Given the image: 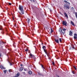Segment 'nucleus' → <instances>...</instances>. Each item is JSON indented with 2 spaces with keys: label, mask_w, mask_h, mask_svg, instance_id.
Listing matches in <instances>:
<instances>
[{
  "label": "nucleus",
  "mask_w": 77,
  "mask_h": 77,
  "mask_svg": "<svg viewBox=\"0 0 77 77\" xmlns=\"http://www.w3.org/2000/svg\"><path fill=\"white\" fill-rule=\"evenodd\" d=\"M69 35L70 36H72V32L71 31H70L69 32Z\"/></svg>",
  "instance_id": "14"
},
{
  "label": "nucleus",
  "mask_w": 77,
  "mask_h": 77,
  "mask_svg": "<svg viewBox=\"0 0 77 77\" xmlns=\"http://www.w3.org/2000/svg\"><path fill=\"white\" fill-rule=\"evenodd\" d=\"M13 45H14V43L13 44Z\"/></svg>",
  "instance_id": "53"
},
{
  "label": "nucleus",
  "mask_w": 77,
  "mask_h": 77,
  "mask_svg": "<svg viewBox=\"0 0 77 77\" xmlns=\"http://www.w3.org/2000/svg\"><path fill=\"white\" fill-rule=\"evenodd\" d=\"M51 33H52V32H53V29L52 28L51 29Z\"/></svg>",
  "instance_id": "26"
},
{
  "label": "nucleus",
  "mask_w": 77,
  "mask_h": 77,
  "mask_svg": "<svg viewBox=\"0 0 77 77\" xmlns=\"http://www.w3.org/2000/svg\"><path fill=\"white\" fill-rule=\"evenodd\" d=\"M30 20L29 19V18H27V21L28 23H29V22H30Z\"/></svg>",
  "instance_id": "21"
},
{
  "label": "nucleus",
  "mask_w": 77,
  "mask_h": 77,
  "mask_svg": "<svg viewBox=\"0 0 77 77\" xmlns=\"http://www.w3.org/2000/svg\"><path fill=\"white\" fill-rule=\"evenodd\" d=\"M38 74L39 75H41L42 76H44V75L41 73L40 72H38Z\"/></svg>",
  "instance_id": "15"
},
{
  "label": "nucleus",
  "mask_w": 77,
  "mask_h": 77,
  "mask_svg": "<svg viewBox=\"0 0 77 77\" xmlns=\"http://www.w3.org/2000/svg\"><path fill=\"white\" fill-rule=\"evenodd\" d=\"M3 72H4L5 73H6V72H7L6 70H4Z\"/></svg>",
  "instance_id": "29"
},
{
  "label": "nucleus",
  "mask_w": 77,
  "mask_h": 77,
  "mask_svg": "<svg viewBox=\"0 0 77 77\" xmlns=\"http://www.w3.org/2000/svg\"><path fill=\"white\" fill-rule=\"evenodd\" d=\"M14 27H17V24H15L14 25Z\"/></svg>",
  "instance_id": "38"
},
{
  "label": "nucleus",
  "mask_w": 77,
  "mask_h": 77,
  "mask_svg": "<svg viewBox=\"0 0 77 77\" xmlns=\"http://www.w3.org/2000/svg\"><path fill=\"white\" fill-rule=\"evenodd\" d=\"M2 53L0 52V57H2Z\"/></svg>",
  "instance_id": "37"
},
{
  "label": "nucleus",
  "mask_w": 77,
  "mask_h": 77,
  "mask_svg": "<svg viewBox=\"0 0 77 77\" xmlns=\"http://www.w3.org/2000/svg\"><path fill=\"white\" fill-rule=\"evenodd\" d=\"M24 68L23 67H21L19 69L20 71H22L23 70Z\"/></svg>",
  "instance_id": "18"
},
{
  "label": "nucleus",
  "mask_w": 77,
  "mask_h": 77,
  "mask_svg": "<svg viewBox=\"0 0 77 77\" xmlns=\"http://www.w3.org/2000/svg\"><path fill=\"white\" fill-rule=\"evenodd\" d=\"M22 74H23V75H26V72H23Z\"/></svg>",
  "instance_id": "25"
},
{
  "label": "nucleus",
  "mask_w": 77,
  "mask_h": 77,
  "mask_svg": "<svg viewBox=\"0 0 77 77\" xmlns=\"http://www.w3.org/2000/svg\"><path fill=\"white\" fill-rule=\"evenodd\" d=\"M19 9L20 11L21 12L20 14L21 15H23L24 14V9H23V6L19 5Z\"/></svg>",
  "instance_id": "1"
},
{
  "label": "nucleus",
  "mask_w": 77,
  "mask_h": 77,
  "mask_svg": "<svg viewBox=\"0 0 77 77\" xmlns=\"http://www.w3.org/2000/svg\"><path fill=\"white\" fill-rule=\"evenodd\" d=\"M3 69H6V68L5 67H3Z\"/></svg>",
  "instance_id": "47"
},
{
  "label": "nucleus",
  "mask_w": 77,
  "mask_h": 77,
  "mask_svg": "<svg viewBox=\"0 0 77 77\" xmlns=\"http://www.w3.org/2000/svg\"><path fill=\"white\" fill-rule=\"evenodd\" d=\"M52 64L53 65V66H55V64H54V62H53Z\"/></svg>",
  "instance_id": "35"
},
{
  "label": "nucleus",
  "mask_w": 77,
  "mask_h": 77,
  "mask_svg": "<svg viewBox=\"0 0 77 77\" xmlns=\"http://www.w3.org/2000/svg\"><path fill=\"white\" fill-rule=\"evenodd\" d=\"M69 50H71V49H69Z\"/></svg>",
  "instance_id": "54"
},
{
  "label": "nucleus",
  "mask_w": 77,
  "mask_h": 77,
  "mask_svg": "<svg viewBox=\"0 0 77 77\" xmlns=\"http://www.w3.org/2000/svg\"><path fill=\"white\" fill-rule=\"evenodd\" d=\"M30 0L31 2H33L34 3V2H36V3H37V2H36V0Z\"/></svg>",
  "instance_id": "16"
},
{
  "label": "nucleus",
  "mask_w": 77,
  "mask_h": 77,
  "mask_svg": "<svg viewBox=\"0 0 77 77\" xmlns=\"http://www.w3.org/2000/svg\"><path fill=\"white\" fill-rule=\"evenodd\" d=\"M70 23L71 24L72 26H75V24H74V22H73L72 21H71Z\"/></svg>",
  "instance_id": "11"
},
{
  "label": "nucleus",
  "mask_w": 77,
  "mask_h": 77,
  "mask_svg": "<svg viewBox=\"0 0 77 77\" xmlns=\"http://www.w3.org/2000/svg\"><path fill=\"white\" fill-rule=\"evenodd\" d=\"M71 48H75L74 46V45H72V46H71Z\"/></svg>",
  "instance_id": "23"
},
{
  "label": "nucleus",
  "mask_w": 77,
  "mask_h": 77,
  "mask_svg": "<svg viewBox=\"0 0 77 77\" xmlns=\"http://www.w3.org/2000/svg\"><path fill=\"white\" fill-rule=\"evenodd\" d=\"M64 2H65L67 5H70V3L66 0L64 1Z\"/></svg>",
  "instance_id": "10"
},
{
  "label": "nucleus",
  "mask_w": 77,
  "mask_h": 77,
  "mask_svg": "<svg viewBox=\"0 0 77 77\" xmlns=\"http://www.w3.org/2000/svg\"><path fill=\"white\" fill-rule=\"evenodd\" d=\"M29 56H30L29 57L30 58H32V59H36L35 58V55H34L32 54L31 53H30L29 54Z\"/></svg>",
  "instance_id": "6"
},
{
  "label": "nucleus",
  "mask_w": 77,
  "mask_h": 77,
  "mask_svg": "<svg viewBox=\"0 0 77 77\" xmlns=\"http://www.w3.org/2000/svg\"><path fill=\"white\" fill-rule=\"evenodd\" d=\"M42 48H45V46H43L42 47Z\"/></svg>",
  "instance_id": "34"
},
{
  "label": "nucleus",
  "mask_w": 77,
  "mask_h": 77,
  "mask_svg": "<svg viewBox=\"0 0 77 77\" xmlns=\"http://www.w3.org/2000/svg\"><path fill=\"white\" fill-rule=\"evenodd\" d=\"M60 15H63V14H62L61 13H60Z\"/></svg>",
  "instance_id": "46"
},
{
  "label": "nucleus",
  "mask_w": 77,
  "mask_h": 77,
  "mask_svg": "<svg viewBox=\"0 0 77 77\" xmlns=\"http://www.w3.org/2000/svg\"><path fill=\"white\" fill-rule=\"evenodd\" d=\"M43 68V71H45V68L44 67Z\"/></svg>",
  "instance_id": "42"
},
{
  "label": "nucleus",
  "mask_w": 77,
  "mask_h": 77,
  "mask_svg": "<svg viewBox=\"0 0 77 77\" xmlns=\"http://www.w3.org/2000/svg\"><path fill=\"white\" fill-rule=\"evenodd\" d=\"M74 13L75 15V17L77 19V12H75Z\"/></svg>",
  "instance_id": "20"
},
{
  "label": "nucleus",
  "mask_w": 77,
  "mask_h": 77,
  "mask_svg": "<svg viewBox=\"0 0 77 77\" xmlns=\"http://www.w3.org/2000/svg\"><path fill=\"white\" fill-rule=\"evenodd\" d=\"M59 41L60 42H62V39H61V38H59Z\"/></svg>",
  "instance_id": "32"
},
{
  "label": "nucleus",
  "mask_w": 77,
  "mask_h": 77,
  "mask_svg": "<svg viewBox=\"0 0 77 77\" xmlns=\"http://www.w3.org/2000/svg\"><path fill=\"white\" fill-rule=\"evenodd\" d=\"M24 70L25 71H27V70H28V69L27 68H25V69H24Z\"/></svg>",
  "instance_id": "28"
},
{
  "label": "nucleus",
  "mask_w": 77,
  "mask_h": 77,
  "mask_svg": "<svg viewBox=\"0 0 77 77\" xmlns=\"http://www.w3.org/2000/svg\"><path fill=\"white\" fill-rule=\"evenodd\" d=\"M40 48H41V46H40Z\"/></svg>",
  "instance_id": "52"
},
{
  "label": "nucleus",
  "mask_w": 77,
  "mask_h": 77,
  "mask_svg": "<svg viewBox=\"0 0 77 77\" xmlns=\"http://www.w3.org/2000/svg\"><path fill=\"white\" fill-rule=\"evenodd\" d=\"M0 68L2 69H3V66L2 65H1L0 66Z\"/></svg>",
  "instance_id": "22"
},
{
  "label": "nucleus",
  "mask_w": 77,
  "mask_h": 77,
  "mask_svg": "<svg viewBox=\"0 0 77 77\" xmlns=\"http://www.w3.org/2000/svg\"><path fill=\"white\" fill-rule=\"evenodd\" d=\"M64 14V15L65 17H66V18H67V19H68V14H67L65 12Z\"/></svg>",
  "instance_id": "9"
},
{
  "label": "nucleus",
  "mask_w": 77,
  "mask_h": 77,
  "mask_svg": "<svg viewBox=\"0 0 77 77\" xmlns=\"http://www.w3.org/2000/svg\"><path fill=\"white\" fill-rule=\"evenodd\" d=\"M49 52H50V51H49Z\"/></svg>",
  "instance_id": "55"
},
{
  "label": "nucleus",
  "mask_w": 77,
  "mask_h": 77,
  "mask_svg": "<svg viewBox=\"0 0 77 77\" xmlns=\"http://www.w3.org/2000/svg\"><path fill=\"white\" fill-rule=\"evenodd\" d=\"M20 75V72H18L16 75V76L17 77H19Z\"/></svg>",
  "instance_id": "12"
},
{
  "label": "nucleus",
  "mask_w": 77,
  "mask_h": 77,
  "mask_svg": "<svg viewBox=\"0 0 77 77\" xmlns=\"http://www.w3.org/2000/svg\"><path fill=\"white\" fill-rule=\"evenodd\" d=\"M29 51V49H26L25 50V51Z\"/></svg>",
  "instance_id": "30"
},
{
  "label": "nucleus",
  "mask_w": 77,
  "mask_h": 77,
  "mask_svg": "<svg viewBox=\"0 0 77 77\" xmlns=\"http://www.w3.org/2000/svg\"><path fill=\"white\" fill-rule=\"evenodd\" d=\"M8 71H9V72L10 73V72H11V69H9V70H8Z\"/></svg>",
  "instance_id": "40"
},
{
  "label": "nucleus",
  "mask_w": 77,
  "mask_h": 77,
  "mask_svg": "<svg viewBox=\"0 0 77 77\" xmlns=\"http://www.w3.org/2000/svg\"><path fill=\"white\" fill-rule=\"evenodd\" d=\"M13 77H17L16 76H14Z\"/></svg>",
  "instance_id": "51"
},
{
  "label": "nucleus",
  "mask_w": 77,
  "mask_h": 77,
  "mask_svg": "<svg viewBox=\"0 0 77 77\" xmlns=\"http://www.w3.org/2000/svg\"><path fill=\"white\" fill-rule=\"evenodd\" d=\"M74 49L75 50H77V49H76V48H74Z\"/></svg>",
  "instance_id": "49"
},
{
  "label": "nucleus",
  "mask_w": 77,
  "mask_h": 77,
  "mask_svg": "<svg viewBox=\"0 0 77 77\" xmlns=\"http://www.w3.org/2000/svg\"><path fill=\"white\" fill-rule=\"evenodd\" d=\"M24 48H29L28 47H27V46L25 45L24 46Z\"/></svg>",
  "instance_id": "27"
},
{
  "label": "nucleus",
  "mask_w": 77,
  "mask_h": 77,
  "mask_svg": "<svg viewBox=\"0 0 77 77\" xmlns=\"http://www.w3.org/2000/svg\"><path fill=\"white\" fill-rule=\"evenodd\" d=\"M28 74L29 75H31L32 74V72L31 70H30L28 72Z\"/></svg>",
  "instance_id": "13"
},
{
  "label": "nucleus",
  "mask_w": 77,
  "mask_h": 77,
  "mask_svg": "<svg viewBox=\"0 0 77 77\" xmlns=\"http://www.w3.org/2000/svg\"><path fill=\"white\" fill-rule=\"evenodd\" d=\"M43 50L44 51V52L47 55V56L48 57V50H47V49H46L45 48H43Z\"/></svg>",
  "instance_id": "5"
},
{
  "label": "nucleus",
  "mask_w": 77,
  "mask_h": 77,
  "mask_svg": "<svg viewBox=\"0 0 77 77\" xmlns=\"http://www.w3.org/2000/svg\"><path fill=\"white\" fill-rule=\"evenodd\" d=\"M1 33L2 34V35H4V34H5V32H4L3 31H2L1 32Z\"/></svg>",
  "instance_id": "24"
},
{
  "label": "nucleus",
  "mask_w": 77,
  "mask_h": 77,
  "mask_svg": "<svg viewBox=\"0 0 77 77\" xmlns=\"http://www.w3.org/2000/svg\"><path fill=\"white\" fill-rule=\"evenodd\" d=\"M4 26H5V25H4Z\"/></svg>",
  "instance_id": "57"
},
{
  "label": "nucleus",
  "mask_w": 77,
  "mask_h": 77,
  "mask_svg": "<svg viewBox=\"0 0 77 77\" xmlns=\"http://www.w3.org/2000/svg\"><path fill=\"white\" fill-rule=\"evenodd\" d=\"M72 73L73 74H75V73H74V72L72 71Z\"/></svg>",
  "instance_id": "43"
},
{
  "label": "nucleus",
  "mask_w": 77,
  "mask_h": 77,
  "mask_svg": "<svg viewBox=\"0 0 77 77\" xmlns=\"http://www.w3.org/2000/svg\"><path fill=\"white\" fill-rule=\"evenodd\" d=\"M9 5H10V6H11V3H9Z\"/></svg>",
  "instance_id": "45"
},
{
  "label": "nucleus",
  "mask_w": 77,
  "mask_h": 77,
  "mask_svg": "<svg viewBox=\"0 0 77 77\" xmlns=\"http://www.w3.org/2000/svg\"><path fill=\"white\" fill-rule=\"evenodd\" d=\"M54 41L57 43H59V39H55Z\"/></svg>",
  "instance_id": "19"
},
{
  "label": "nucleus",
  "mask_w": 77,
  "mask_h": 77,
  "mask_svg": "<svg viewBox=\"0 0 77 77\" xmlns=\"http://www.w3.org/2000/svg\"><path fill=\"white\" fill-rule=\"evenodd\" d=\"M74 39H77V35L76 33L74 34Z\"/></svg>",
  "instance_id": "8"
},
{
  "label": "nucleus",
  "mask_w": 77,
  "mask_h": 77,
  "mask_svg": "<svg viewBox=\"0 0 77 77\" xmlns=\"http://www.w3.org/2000/svg\"><path fill=\"white\" fill-rule=\"evenodd\" d=\"M6 42H1L0 41V47L2 48L4 45H5V44H6Z\"/></svg>",
  "instance_id": "3"
},
{
  "label": "nucleus",
  "mask_w": 77,
  "mask_h": 77,
  "mask_svg": "<svg viewBox=\"0 0 77 77\" xmlns=\"http://www.w3.org/2000/svg\"><path fill=\"white\" fill-rule=\"evenodd\" d=\"M23 66V64H20L21 66Z\"/></svg>",
  "instance_id": "48"
},
{
  "label": "nucleus",
  "mask_w": 77,
  "mask_h": 77,
  "mask_svg": "<svg viewBox=\"0 0 77 77\" xmlns=\"http://www.w3.org/2000/svg\"><path fill=\"white\" fill-rule=\"evenodd\" d=\"M62 24H63V25H64L65 26H66V21H63Z\"/></svg>",
  "instance_id": "7"
},
{
  "label": "nucleus",
  "mask_w": 77,
  "mask_h": 77,
  "mask_svg": "<svg viewBox=\"0 0 77 77\" xmlns=\"http://www.w3.org/2000/svg\"><path fill=\"white\" fill-rule=\"evenodd\" d=\"M28 51L29 53H30V50H28Z\"/></svg>",
  "instance_id": "39"
},
{
  "label": "nucleus",
  "mask_w": 77,
  "mask_h": 77,
  "mask_svg": "<svg viewBox=\"0 0 77 77\" xmlns=\"http://www.w3.org/2000/svg\"><path fill=\"white\" fill-rule=\"evenodd\" d=\"M67 0V1H68V0Z\"/></svg>",
  "instance_id": "56"
},
{
  "label": "nucleus",
  "mask_w": 77,
  "mask_h": 77,
  "mask_svg": "<svg viewBox=\"0 0 77 77\" xmlns=\"http://www.w3.org/2000/svg\"><path fill=\"white\" fill-rule=\"evenodd\" d=\"M5 32H6V35H8V36H9V33H8V31L7 30V29H6L5 30Z\"/></svg>",
  "instance_id": "17"
},
{
  "label": "nucleus",
  "mask_w": 77,
  "mask_h": 77,
  "mask_svg": "<svg viewBox=\"0 0 77 77\" xmlns=\"http://www.w3.org/2000/svg\"><path fill=\"white\" fill-rule=\"evenodd\" d=\"M10 65L11 66L12 65V63H10Z\"/></svg>",
  "instance_id": "41"
},
{
  "label": "nucleus",
  "mask_w": 77,
  "mask_h": 77,
  "mask_svg": "<svg viewBox=\"0 0 77 77\" xmlns=\"http://www.w3.org/2000/svg\"><path fill=\"white\" fill-rule=\"evenodd\" d=\"M0 30H2V31H3V29L2 28H0Z\"/></svg>",
  "instance_id": "33"
},
{
  "label": "nucleus",
  "mask_w": 77,
  "mask_h": 77,
  "mask_svg": "<svg viewBox=\"0 0 77 77\" xmlns=\"http://www.w3.org/2000/svg\"><path fill=\"white\" fill-rule=\"evenodd\" d=\"M66 30V29H65V28H63V29H59V31L62 35H64V33H65V31Z\"/></svg>",
  "instance_id": "2"
},
{
  "label": "nucleus",
  "mask_w": 77,
  "mask_h": 77,
  "mask_svg": "<svg viewBox=\"0 0 77 77\" xmlns=\"http://www.w3.org/2000/svg\"><path fill=\"white\" fill-rule=\"evenodd\" d=\"M6 10H7V9H8V8H6Z\"/></svg>",
  "instance_id": "50"
},
{
  "label": "nucleus",
  "mask_w": 77,
  "mask_h": 77,
  "mask_svg": "<svg viewBox=\"0 0 77 77\" xmlns=\"http://www.w3.org/2000/svg\"><path fill=\"white\" fill-rule=\"evenodd\" d=\"M42 68H44V66L42 65Z\"/></svg>",
  "instance_id": "44"
},
{
  "label": "nucleus",
  "mask_w": 77,
  "mask_h": 77,
  "mask_svg": "<svg viewBox=\"0 0 77 77\" xmlns=\"http://www.w3.org/2000/svg\"><path fill=\"white\" fill-rule=\"evenodd\" d=\"M73 68H74L75 69V70H77V68H76V67H75V66H73Z\"/></svg>",
  "instance_id": "36"
},
{
  "label": "nucleus",
  "mask_w": 77,
  "mask_h": 77,
  "mask_svg": "<svg viewBox=\"0 0 77 77\" xmlns=\"http://www.w3.org/2000/svg\"><path fill=\"white\" fill-rule=\"evenodd\" d=\"M71 8L73 11H74V8H73V7H72Z\"/></svg>",
  "instance_id": "31"
},
{
  "label": "nucleus",
  "mask_w": 77,
  "mask_h": 77,
  "mask_svg": "<svg viewBox=\"0 0 77 77\" xmlns=\"http://www.w3.org/2000/svg\"><path fill=\"white\" fill-rule=\"evenodd\" d=\"M64 8L65 9L69 10V6L66 4H65L64 5Z\"/></svg>",
  "instance_id": "4"
}]
</instances>
